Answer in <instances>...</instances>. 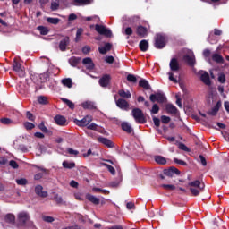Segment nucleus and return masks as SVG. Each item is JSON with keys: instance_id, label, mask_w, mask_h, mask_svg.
I'll return each instance as SVG.
<instances>
[{"instance_id": "12", "label": "nucleus", "mask_w": 229, "mask_h": 229, "mask_svg": "<svg viewBox=\"0 0 229 229\" xmlns=\"http://www.w3.org/2000/svg\"><path fill=\"white\" fill-rule=\"evenodd\" d=\"M54 121L58 126H66L67 124V119H65V116H62L60 114L55 115Z\"/></svg>"}, {"instance_id": "30", "label": "nucleus", "mask_w": 229, "mask_h": 229, "mask_svg": "<svg viewBox=\"0 0 229 229\" xmlns=\"http://www.w3.org/2000/svg\"><path fill=\"white\" fill-rule=\"evenodd\" d=\"M166 112L167 114H176L178 112V109L176 106H173V104L166 105Z\"/></svg>"}, {"instance_id": "57", "label": "nucleus", "mask_w": 229, "mask_h": 229, "mask_svg": "<svg viewBox=\"0 0 229 229\" xmlns=\"http://www.w3.org/2000/svg\"><path fill=\"white\" fill-rule=\"evenodd\" d=\"M88 130H93L94 131H98V124L92 123L89 125L88 124Z\"/></svg>"}, {"instance_id": "55", "label": "nucleus", "mask_w": 229, "mask_h": 229, "mask_svg": "<svg viewBox=\"0 0 229 229\" xmlns=\"http://www.w3.org/2000/svg\"><path fill=\"white\" fill-rule=\"evenodd\" d=\"M104 165L108 169L109 173H111V174H115V168H114V166L108 165V164H104Z\"/></svg>"}, {"instance_id": "51", "label": "nucleus", "mask_w": 229, "mask_h": 229, "mask_svg": "<svg viewBox=\"0 0 229 229\" xmlns=\"http://www.w3.org/2000/svg\"><path fill=\"white\" fill-rule=\"evenodd\" d=\"M127 81H130V83H135L137 81V77L133 74L127 75Z\"/></svg>"}, {"instance_id": "38", "label": "nucleus", "mask_w": 229, "mask_h": 229, "mask_svg": "<svg viewBox=\"0 0 229 229\" xmlns=\"http://www.w3.org/2000/svg\"><path fill=\"white\" fill-rule=\"evenodd\" d=\"M38 30H39L40 35H47V33H49V29H47V27L38 26Z\"/></svg>"}, {"instance_id": "62", "label": "nucleus", "mask_w": 229, "mask_h": 229, "mask_svg": "<svg viewBox=\"0 0 229 229\" xmlns=\"http://www.w3.org/2000/svg\"><path fill=\"white\" fill-rule=\"evenodd\" d=\"M67 153H69V155H79V151L78 150H74L72 148H67Z\"/></svg>"}, {"instance_id": "22", "label": "nucleus", "mask_w": 229, "mask_h": 229, "mask_svg": "<svg viewBox=\"0 0 229 229\" xmlns=\"http://www.w3.org/2000/svg\"><path fill=\"white\" fill-rule=\"evenodd\" d=\"M67 46H69V37H65L62 39L59 43V49L60 51H65L67 49Z\"/></svg>"}, {"instance_id": "19", "label": "nucleus", "mask_w": 229, "mask_h": 229, "mask_svg": "<svg viewBox=\"0 0 229 229\" xmlns=\"http://www.w3.org/2000/svg\"><path fill=\"white\" fill-rule=\"evenodd\" d=\"M112 49V43H106L104 47H98L100 55H106Z\"/></svg>"}, {"instance_id": "23", "label": "nucleus", "mask_w": 229, "mask_h": 229, "mask_svg": "<svg viewBox=\"0 0 229 229\" xmlns=\"http://www.w3.org/2000/svg\"><path fill=\"white\" fill-rule=\"evenodd\" d=\"M139 47H140V51H142L143 53H146V51H148V49H149V43L148 42V40L143 39L140 42Z\"/></svg>"}, {"instance_id": "46", "label": "nucleus", "mask_w": 229, "mask_h": 229, "mask_svg": "<svg viewBox=\"0 0 229 229\" xmlns=\"http://www.w3.org/2000/svg\"><path fill=\"white\" fill-rule=\"evenodd\" d=\"M92 191H93V192H102L103 194H110V191L103 190V189H100V188L94 187L92 189Z\"/></svg>"}, {"instance_id": "28", "label": "nucleus", "mask_w": 229, "mask_h": 229, "mask_svg": "<svg viewBox=\"0 0 229 229\" xmlns=\"http://www.w3.org/2000/svg\"><path fill=\"white\" fill-rule=\"evenodd\" d=\"M212 60H213V62H216V64H225V58H223V55H221L219 54H213Z\"/></svg>"}, {"instance_id": "61", "label": "nucleus", "mask_w": 229, "mask_h": 229, "mask_svg": "<svg viewBox=\"0 0 229 229\" xmlns=\"http://www.w3.org/2000/svg\"><path fill=\"white\" fill-rule=\"evenodd\" d=\"M26 117L29 119V121H35V116L30 111L26 113Z\"/></svg>"}, {"instance_id": "36", "label": "nucleus", "mask_w": 229, "mask_h": 229, "mask_svg": "<svg viewBox=\"0 0 229 229\" xmlns=\"http://www.w3.org/2000/svg\"><path fill=\"white\" fill-rule=\"evenodd\" d=\"M63 103H64L65 105H67V106L71 109V110H74V103H72V101L67 99V98H62Z\"/></svg>"}, {"instance_id": "45", "label": "nucleus", "mask_w": 229, "mask_h": 229, "mask_svg": "<svg viewBox=\"0 0 229 229\" xmlns=\"http://www.w3.org/2000/svg\"><path fill=\"white\" fill-rule=\"evenodd\" d=\"M16 183L17 185H28V180L25 178H21V179H16Z\"/></svg>"}, {"instance_id": "33", "label": "nucleus", "mask_w": 229, "mask_h": 229, "mask_svg": "<svg viewBox=\"0 0 229 229\" xmlns=\"http://www.w3.org/2000/svg\"><path fill=\"white\" fill-rule=\"evenodd\" d=\"M61 83H63V85L64 87H67L68 89H72V79H71V78L63 79L61 81Z\"/></svg>"}, {"instance_id": "9", "label": "nucleus", "mask_w": 229, "mask_h": 229, "mask_svg": "<svg viewBox=\"0 0 229 229\" xmlns=\"http://www.w3.org/2000/svg\"><path fill=\"white\" fill-rule=\"evenodd\" d=\"M111 80L112 77L110 76V74H105L99 79L98 83L100 87L106 89V87H108V85H110Z\"/></svg>"}, {"instance_id": "35", "label": "nucleus", "mask_w": 229, "mask_h": 229, "mask_svg": "<svg viewBox=\"0 0 229 229\" xmlns=\"http://www.w3.org/2000/svg\"><path fill=\"white\" fill-rule=\"evenodd\" d=\"M38 128H39V130L43 132V133H49V129H47V127H46V123H44V121H42Z\"/></svg>"}, {"instance_id": "10", "label": "nucleus", "mask_w": 229, "mask_h": 229, "mask_svg": "<svg viewBox=\"0 0 229 229\" xmlns=\"http://www.w3.org/2000/svg\"><path fill=\"white\" fill-rule=\"evenodd\" d=\"M77 123V126H87L88 124H90V123H92V116L91 115H86L84 118H82L81 120H76Z\"/></svg>"}, {"instance_id": "43", "label": "nucleus", "mask_w": 229, "mask_h": 229, "mask_svg": "<svg viewBox=\"0 0 229 229\" xmlns=\"http://www.w3.org/2000/svg\"><path fill=\"white\" fill-rule=\"evenodd\" d=\"M190 191L193 196H199V192H203L199 188H190Z\"/></svg>"}, {"instance_id": "26", "label": "nucleus", "mask_w": 229, "mask_h": 229, "mask_svg": "<svg viewBox=\"0 0 229 229\" xmlns=\"http://www.w3.org/2000/svg\"><path fill=\"white\" fill-rule=\"evenodd\" d=\"M139 85H140V87H141L145 90H151V85H149V82L145 79H141L139 81Z\"/></svg>"}, {"instance_id": "29", "label": "nucleus", "mask_w": 229, "mask_h": 229, "mask_svg": "<svg viewBox=\"0 0 229 229\" xmlns=\"http://www.w3.org/2000/svg\"><path fill=\"white\" fill-rule=\"evenodd\" d=\"M80 62H81V58L80 57L72 56L69 59V64L72 67H76Z\"/></svg>"}, {"instance_id": "50", "label": "nucleus", "mask_w": 229, "mask_h": 229, "mask_svg": "<svg viewBox=\"0 0 229 229\" xmlns=\"http://www.w3.org/2000/svg\"><path fill=\"white\" fill-rule=\"evenodd\" d=\"M168 76H169V80L170 81H173L174 83H178V79H176V77H174V73L172 72H168Z\"/></svg>"}, {"instance_id": "11", "label": "nucleus", "mask_w": 229, "mask_h": 229, "mask_svg": "<svg viewBox=\"0 0 229 229\" xmlns=\"http://www.w3.org/2000/svg\"><path fill=\"white\" fill-rule=\"evenodd\" d=\"M136 33H137L138 37H141V38H144L148 37V28H146L142 25H140L136 29Z\"/></svg>"}, {"instance_id": "25", "label": "nucleus", "mask_w": 229, "mask_h": 229, "mask_svg": "<svg viewBox=\"0 0 229 229\" xmlns=\"http://www.w3.org/2000/svg\"><path fill=\"white\" fill-rule=\"evenodd\" d=\"M81 106L84 108V110H96V106L94 105V102L91 101L82 103Z\"/></svg>"}, {"instance_id": "14", "label": "nucleus", "mask_w": 229, "mask_h": 229, "mask_svg": "<svg viewBox=\"0 0 229 229\" xmlns=\"http://www.w3.org/2000/svg\"><path fill=\"white\" fill-rule=\"evenodd\" d=\"M18 219L21 225H26V223L30 221V215H28L26 212H21L18 215Z\"/></svg>"}, {"instance_id": "27", "label": "nucleus", "mask_w": 229, "mask_h": 229, "mask_svg": "<svg viewBox=\"0 0 229 229\" xmlns=\"http://www.w3.org/2000/svg\"><path fill=\"white\" fill-rule=\"evenodd\" d=\"M86 199H88V201H90V203H93V205H99V199L94 195L87 194Z\"/></svg>"}, {"instance_id": "63", "label": "nucleus", "mask_w": 229, "mask_h": 229, "mask_svg": "<svg viewBox=\"0 0 229 229\" xmlns=\"http://www.w3.org/2000/svg\"><path fill=\"white\" fill-rule=\"evenodd\" d=\"M153 123L155 124V126H157V128H158L160 126V119L157 118V117H153Z\"/></svg>"}, {"instance_id": "2", "label": "nucleus", "mask_w": 229, "mask_h": 229, "mask_svg": "<svg viewBox=\"0 0 229 229\" xmlns=\"http://www.w3.org/2000/svg\"><path fill=\"white\" fill-rule=\"evenodd\" d=\"M167 44V39L163 34H156L154 46L157 49H164Z\"/></svg>"}, {"instance_id": "20", "label": "nucleus", "mask_w": 229, "mask_h": 229, "mask_svg": "<svg viewBox=\"0 0 229 229\" xmlns=\"http://www.w3.org/2000/svg\"><path fill=\"white\" fill-rule=\"evenodd\" d=\"M121 128L126 133H133V127L128 122H123L121 123Z\"/></svg>"}, {"instance_id": "24", "label": "nucleus", "mask_w": 229, "mask_h": 229, "mask_svg": "<svg viewBox=\"0 0 229 229\" xmlns=\"http://www.w3.org/2000/svg\"><path fill=\"white\" fill-rule=\"evenodd\" d=\"M165 174H166V176H174V174L178 175L180 174V170L176 167H170V169L165 170Z\"/></svg>"}, {"instance_id": "64", "label": "nucleus", "mask_w": 229, "mask_h": 229, "mask_svg": "<svg viewBox=\"0 0 229 229\" xmlns=\"http://www.w3.org/2000/svg\"><path fill=\"white\" fill-rule=\"evenodd\" d=\"M114 60L115 59L112 55H109V56L106 57V64H112L113 62H114Z\"/></svg>"}, {"instance_id": "49", "label": "nucleus", "mask_w": 229, "mask_h": 229, "mask_svg": "<svg viewBox=\"0 0 229 229\" xmlns=\"http://www.w3.org/2000/svg\"><path fill=\"white\" fill-rule=\"evenodd\" d=\"M23 126L26 130H33V128H35V124H33L32 123H30V122H25L23 123Z\"/></svg>"}, {"instance_id": "8", "label": "nucleus", "mask_w": 229, "mask_h": 229, "mask_svg": "<svg viewBox=\"0 0 229 229\" xmlns=\"http://www.w3.org/2000/svg\"><path fill=\"white\" fill-rule=\"evenodd\" d=\"M115 103L116 106H118V108H121V110H130V103H128V101H126L124 98H119L118 100L117 98H115Z\"/></svg>"}, {"instance_id": "13", "label": "nucleus", "mask_w": 229, "mask_h": 229, "mask_svg": "<svg viewBox=\"0 0 229 229\" xmlns=\"http://www.w3.org/2000/svg\"><path fill=\"white\" fill-rule=\"evenodd\" d=\"M169 65L171 71H173L174 72H178V71H180V63H178V59L172 58Z\"/></svg>"}, {"instance_id": "52", "label": "nucleus", "mask_w": 229, "mask_h": 229, "mask_svg": "<svg viewBox=\"0 0 229 229\" xmlns=\"http://www.w3.org/2000/svg\"><path fill=\"white\" fill-rule=\"evenodd\" d=\"M42 219L45 223H53L55 221V217L47 216H43Z\"/></svg>"}, {"instance_id": "34", "label": "nucleus", "mask_w": 229, "mask_h": 229, "mask_svg": "<svg viewBox=\"0 0 229 229\" xmlns=\"http://www.w3.org/2000/svg\"><path fill=\"white\" fill-rule=\"evenodd\" d=\"M54 199L57 205H65V201H64V198H62V196L55 194Z\"/></svg>"}, {"instance_id": "53", "label": "nucleus", "mask_w": 229, "mask_h": 229, "mask_svg": "<svg viewBox=\"0 0 229 229\" xmlns=\"http://www.w3.org/2000/svg\"><path fill=\"white\" fill-rule=\"evenodd\" d=\"M179 149H181L182 151H191V149H189V147L183 143H179Z\"/></svg>"}, {"instance_id": "54", "label": "nucleus", "mask_w": 229, "mask_h": 229, "mask_svg": "<svg viewBox=\"0 0 229 229\" xmlns=\"http://www.w3.org/2000/svg\"><path fill=\"white\" fill-rule=\"evenodd\" d=\"M9 165L13 168V169H19V164L16 163L15 160H11L9 162Z\"/></svg>"}, {"instance_id": "3", "label": "nucleus", "mask_w": 229, "mask_h": 229, "mask_svg": "<svg viewBox=\"0 0 229 229\" xmlns=\"http://www.w3.org/2000/svg\"><path fill=\"white\" fill-rule=\"evenodd\" d=\"M95 31L99 33V35H104V37H112V30H110V29H106L104 25L96 24Z\"/></svg>"}, {"instance_id": "48", "label": "nucleus", "mask_w": 229, "mask_h": 229, "mask_svg": "<svg viewBox=\"0 0 229 229\" xmlns=\"http://www.w3.org/2000/svg\"><path fill=\"white\" fill-rule=\"evenodd\" d=\"M161 187H163V189H165V191H174V190H176V186H174L173 184H163Z\"/></svg>"}, {"instance_id": "21", "label": "nucleus", "mask_w": 229, "mask_h": 229, "mask_svg": "<svg viewBox=\"0 0 229 229\" xmlns=\"http://www.w3.org/2000/svg\"><path fill=\"white\" fill-rule=\"evenodd\" d=\"M118 96L123 98V99H131V93L129 90L120 89L118 91Z\"/></svg>"}, {"instance_id": "44", "label": "nucleus", "mask_w": 229, "mask_h": 229, "mask_svg": "<svg viewBox=\"0 0 229 229\" xmlns=\"http://www.w3.org/2000/svg\"><path fill=\"white\" fill-rule=\"evenodd\" d=\"M150 112L154 114H158V112H160V106H158V104H154Z\"/></svg>"}, {"instance_id": "59", "label": "nucleus", "mask_w": 229, "mask_h": 229, "mask_svg": "<svg viewBox=\"0 0 229 229\" xmlns=\"http://www.w3.org/2000/svg\"><path fill=\"white\" fill-rule=\"evenodd\" d=\"M174 162L175 164H178L179 165H187V162H185L183 160H180L178 158H174Z\"/></svg>"}, {"instance_id": "40", "label": "nucleus", "mask_w": 229, "mask_h": 229, "mask_svg": "<svg viewBox=\"0 0 229 229\" xmlns=\"http://www.w3.org/2000/svg\"><path fill=\"white\" fill-rule=\"evenodd\" d=\"M50 8H51L52 12H56V10H58V8H60V2H58V1L52 2Z\"/></svg>"}, {"instance_id": "39", "label": "nucleus", "mask_w": 229, "mask_h": 229, "mask_svg": "<svg viewBox=\"0 0 229 229\" xmlns=\"http://www.w3.org/2000/svg\"><path fill=\"white\" fill-rule=\"evenodd\" d=\"M38 103H39V105H47V97H45V96L38 97Z\"/></svg>"}, {"instance_id": "32", "label": "nucleus", "mask_w": 229, "mask_h": 229, "mask_svg": "<svg viewBox=\"0 0 229 229\" xmlns=\"http://www.w3.org/2000/svg\"><path fill=\"white\" fill-rule=\"evenodd\" d=\"M63 167L64 169H74V167H76V163L69 162V161H64L63 162Z\"/></svg>"}, {"instance_id": "15", "label": "nucleus", "mask_w": 229, "mask_h": 229, "mask_svg": "<svg viewBox=\"0 0 229 229\" xmlns=\"http://www.w3.org/2000/svg\"><path fill=\"white\" fill-rule=\"evenodd\" d=\"M35 193L40 198H47V191H44L42 185H37L35 187Z\"/></svg>"}, {"instance_id": "4", "label": "nucleus", "mask_w": 229, "mask_h": 229, "mask_svg": "<svg viewBox=\"0 0 229 229\" xmlns=\"http://www.w3.org/2000/svg\"><path fill=\"white\" fill-rule=\"evenodd\" d=\"M149 99L151 101V103H165V95L164 93H155V94H151L149 97Z\"/></svg>"}, {"instance_id": "58", "label": "nucleus", "mask_w": 229, "mask_h": 229, "mask_svg": "<svg viewBox=\"0 0 229 229\" xmlns=\"http://www.w3.org/2000/svg\"><path fill=\"white\" fill-rule=\"evenodd\" d=\"M0 123H2V124H12V119H10V118H2L0 120Z\"/></svg>"}, {"instance_id": "5", "label": "nucleus", "mask_w": 229, "mask_h": 229, "mask_svg": "<svg viewBox=\"0 0 229 229\" xmlns=\"http://www.w3.org/2000/svg\"><path fill=\"white\" fill-rule=\"evenodd\" d=\"M183 60L190 65V67H194V65H196V56L192 51L188 52V54L183 56Z\"/></svg>"}, {"instance_id": "42", "label": "nucleus", "mask_w": 229, "mask_h": 229, "mask_svg": "<svg viewBox=\"0 0 229 229\" xmlns=\"http://www.w3.org/2000/svg\"><path fill=\"white\" fill-rule=\"evenodd\" d=\"M6 223H15V216L12 214H8L5 216Z\"/></svg>"}, {"instance_id": "1", "label": "nucleus", "mask_w": 229, "mask_h": 229, "mask_svg": "<svg viewBox=\"0 0 229 229\" xmlns=\"http://www.w3.org/2000/svg\"><path fill=\"white\" fill-rule=\"evenodd\" d=\"M131 115L138 124H145L146 116H144V113L140 110V108L132 109Z\"/></svg>"}, {"instance_id": "6", "label": "nucleus", "mask_w": 229, "mask_h": 229, "mask_svg": "<svg viewBox=\"0 0 229 229\" xmlns=\"http://www.w3.org/2000/svg\"><path fill=\"white\" fill-rule=\"evenodd\" d=\"M13 71L17 72V74L20 76V78H24L26 76V72H24V69L20 64V63L17 61V59H14L13 64Z\"/></svg>"}, {"instance_id": "37", "label": "nucleus", "mask_w": 229, "mask_h": 229, "mask_svg": "<svg viewBox=\"0 0 229 229\" xmlns=\"http://www.w3.org/2000/svg\"><path fill=\"white\" fill-rule=\"evenodd\" d=\"M39 79L41 83H46V81H47V80H49V73L48 72H45L39 75Z\"/></svg>"}, {"instance_id": "16", "label": "nucleus", "mask_w": 229, "mask_h": 229, "mask_svg": "<svg viewBox=\"0 0 229 229\" xmlns=\"http://www.w3.org/2000/svg\"><path fill=\"white\" fill-rule=\"evenodd\" d=\"M82 64L85 65L86 69H88L89 71H92V69H94V62L90 57L84 58L82 60Z\"/></svg>"}, {"instance_id": "60", "label": "nucleus", "mask_w": 229, "mask_h": 229, "mask_svg": "<svg viewBox=\"0 0 229 229\" xmlns=\"http://www.w3.org/2000/svg\"><path fill=\"white\" fill-rule=\"evenodd\" d=\"M74 3L79 4H90V0H74Z\"/></svg>"}, {"instance_id": "18", "label": "nucleus", "mask_w": 229, "mask_h": 229, "mask_svg": "<svg viewBox=\"0 0 229 229\" xmlns=\"http://www.w3.org/2000/svg\"><path fill=\"white\" fill-rule=\"evenodd\" d=\"M98 142H100V144H104V146H106V148H114V142H112V140H110L109 139L98 137Z\"/></svg>"}, {"instance_id": "7", "label": "nucleus", "mask_w": 229, "mask_h": 229, "mask_svg": "<svg viewBox=\"0 0 229 229\" xmlns=\"http://www.w3.org/2000/svg\"><path fill=\"white\" fill-rule=\"evenodd\" d=\"M199 76H200V80L202 82L205 83V85H208V87H210V85H212V82L210 81V75L208 74V72L200 70L198 72Z\"/></svg>"}, {"instance_id": "17", "label": "nucleus", "mask_w": 229, "mask_h": 229, "mask_svg": "<svg viewBox=\"0 0 229 229\" xmlns=\"http://www.w3.org/2000/svg\"><path fill=\"white\" fill-rule=\"evenodd\" d=\"M189 187L191 188H196V189H199V191H203V189H205V183H201V182H199V180L191 182L188 183Z\"/></svg>"}, {"instance_id": "41", "label": "nucleus", "mask_w": 229, "mask_h": 229, "mask_svg": "<svg viewBox=\"0 0 229 229\" xmlns=\"http://www.w3.org/2000/svg\"><path fill=\"white\" fill-rule=\"evenodd\" d=\"M47 22H48L49 24L56 25V24H58V22H60V19L48 17V18H47Z\"/></svg>"}, {"instance_id": "31", "label": "nucleus", "mask_w": 229, "mask_h": 229, "mask_svg": "<svg viewBox=\"0 0 229 229\" xmlns=\"http://www.w3.org/2000/svg\"><path fill=\"white\" fill-rule=\"evenodd\" d=\"M155 162H157V164H159L160 165H165V164H167V160L162 156H156Z\"/></svg>"}, {"instance_id": "47", "label": "nucleus", "mask_w": 229, "mask_h": 229, "mask_svg": "<svg viewBox=\"0 0 229 229\" xmlns=\"http://www.w3.org/2000/svg\"><path fill=\"white\" fill-rule=\"evenodd\" d=\"M161 123H163V124H169V123H171V117L166 116V115H162Z\"/></svg>"}, {"instance_id": "56", "label": "nucleus", "mask_w": 229, "mask_h": 229, "mask_svg": "<svg viewBox=\"0 0 229 229\" xmlns=\"http://www.w3.org/2000/svg\"><path fill=\"white\" fill-rule=\"evenodd\" d=\"M124 34L130 37L131 35H133V29L131 27H127L124 30Z\"/></svg>"}]
</instances>
